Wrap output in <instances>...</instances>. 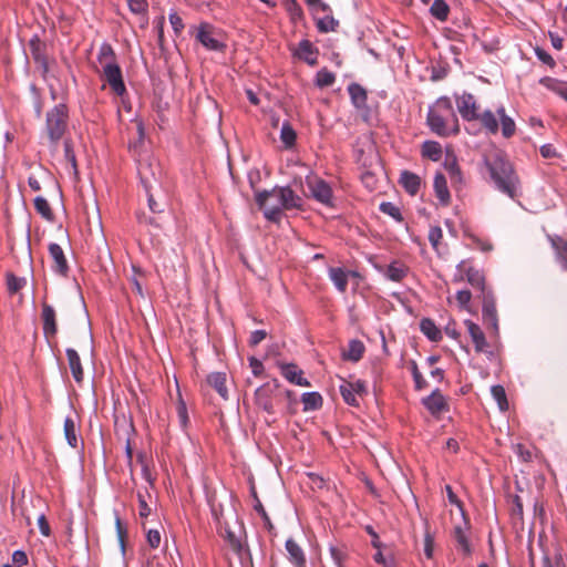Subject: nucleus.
Instances as JSON below:
<instances>
[{"mask_svg":"<svg viewBox=\"0 0 567 567\" xmlns=\"http://www.w3.org/2000/svg\"><path fill=\"white\" fill-rule=\"evenodd\" d=\"M256 204L264 209L267 220L279 223L282 210L300 208L302 198L290 186H276L270 190L258 192L255 196Z\"/></svg>","mask_w":567,"mask_h":567,"instance_id":"obj_1","label":"nucleus"},{"mask_svg":"<svg viewBox=\"0 0 567 567\" xmlns=\"http://www.w3.org/2000/svg\"><path fill=\"white\" fill-rule=\"evenodd\" d=\"M485 165L496 188L512 199L520 195V182L506 156L496 153L485 157Z\"/></svg>","mask_w":567,"mask_h":567,"instance_id":"obj_2","label":"nucleus"},{"mask_svg":"<svg viewBox=\"0 0 567 567\" xmlns=\"http://www.w3.org/2000/svg\"><path fill=\"white\" fill-rule=\"evenodd\" d=\"M426 124L431 132L442 137L460 133L458 118L449 97H439L434 105L430 106Z\"/></svg>","mask_w":567,"mask_h":567,"instance_id":"obj_3","label":"nucleus"},{"mask_svg":"<svg viewBox=\"0 0 567 567\" xmlns=\"http://www.w3.org/2000/svg\"><path fill=\"white\" fill-rule=\"evenodd\" d=\"M70 110L65 103H59L45 113V122L42 128L41 138L53 152L56 151L61 141L69 130Z\"/></svg>","mask_w":567,"mask_h":567,"instance_id":"obj_4","label":"nucleus"},{"mask_svg":"<svg viewBox=\"0 0 567 567\" xmlns=\"http://www.w3.org/2000/svg\"><path fill=\"white\" fill-rule=\"evenodd\" d=\"M456 106L462 118L466 122H478L488 134H496L499 130L498 120L491 110L480 112V106L472 93L463 92L456 95Z\"/></svg>","mask_w":567,"mask_h":567,"instance_id":"obj_5","label":"nucleus"},{"mask_svg":"<svg viewBox=\"0 0 567 567\" xmlns=\"http://www.w3.org/2000/svg\"><path fill=\"white\" fill-rule=\"evenodd\" d=\"M290 390L281 388L277 380L264 383L255 391L256 405L267 414H275L282 405L284 400L292 396Z\"/></svg>","mask_w":567,"mask_h":567,"instance_id":"obj_6","label":"nucleus"},{"mask_svg":"<svg viewBox=\"0 0 567 567\" xmlns=\"http://www.w3.org/2000/svg\"><path fill=\"white\" fill-rule=\"evenodd\" d=\"M464 280H466L478 292V296L491 291V289L486 288L484 274L480 269L474 268L467 260H462L456 266V274L453 278L454 282H461Z\"/></svg>","mask_w":567,"mask_h":567,"instance_id":"obj_7","label":"nucleus"},{"mask_svg":"<svg viewBox=\"0 0 567 567\" xmlns=\"http://www.w3.org/2000/svg\"><path fill=\"white\" fill-rule=\"evenodd\" d=\"M29 50L32 60L40 70L43 79H47L50 72V59L48 55V45L40 39L38 34H34L29 41Z\"/></svg>","mask_w":567,"mask_h":567,"instance_id":"obj_8","label":"nucleus"},{"mask_svg":"<svg viewBox=\"0 0 567 567\" xmlns=\"http://www.w3.org/2000/svg\"><path fill=\"white\" fill-rule=\"evenodd\" d=\"M477 297L482 299L483 322L486 326V328L492 329L493 333L497 337L499 333V327L494 293L491 290Z\"/></svg>","mask_w":567,"mask_h":567,"instance_id":"obj_9","label":"nucleus"},{"mask_svg":"<svg viewBox=\"0 0 567 567\" xmlns=\"http://www.w3.org/2000/svg\"><path fill=\"white\" fill-rule=\"evenodd\" d=\"M102 75L114 94L123 96L126 93L122 70L118 63L104 64L102 68Z\"/></svg>","mask_w":567,"mask_h":567,"instance_id":"obj_10","label":"nucleus"},{"mask_svg":"<svg viewBox=\"0 0 567 567\" xmlns=\"http://www.w3.org/2000/svg\"><path fill=\"white\" fill-rule=\"evenodd\" d=\"M422 404L434 417H440L449 412L450 405L440 389H435L430 395L422 399Z\"/></svg>","mask_w":567,"mask_h":567,"instance_id":"obj_11","label":"nucleus"},{"mask_svg":"<svg viewBox=\"0 0 567 567\" xmlns=\"http://www.w3.org/2000/svg\"><path fill=\"white\" fill-rule=\"evenodd\" d=\"M48 250L51 259L53 260V272L62 277H68L70 267L62 247L56 243H51L49 244Z\"/></svg>","mask_w":567,"mask_h":567,"instance_id":"obj_12","label":"nucleus"},{"mask_svg":"<svg viewBox=\"0 0 567 567\" xmlns=\"http://www.w3.org/2000/svg\"><path fill=\"white\" fill-rule=\"evenodd\" d=\"M309 186V189L311 192V195L312 197L328 206V207H332L333 206V203H332V188L330 187V185L323 181V179H316L313 181L312 183H309L308 184Z\"/></svg>","mask_w":567,"mask_h":567,"instance_id":"obj_13","label":"nucleus"},{"mask_svg":"<svg viewBox=\"0 0 567 567\" xmlns=\"http://www.w3.org/2000/svg\"><path fill=\"white\" fill-rule=\"evenodd\" d=\"M42 329L45 338H54L58 332L56 315L54 308L45 301L41 303Z\"/></svg>","mask_w":567,"mask_h":567,"instance_id":"obj_14","label":"nucleus"},{"mask_svg":"<svg viewBox=\"0 0 567 567\" xmlns=\"http://www.w3.org/2000/svg\"><path fill=\"white\" fill-rule=\"evenodd\" d=\"M212 25L208 23H200L196 39L210 51H223L225 44L218 39L213 37Z\"/></svg>","mask_w":567,"mask_h":567,"instance_id":"obj_15","label":"nucleus"},{"mask_svg":"<svg viewBox=\"0 0 567 567\" xmlns=\"http://www.w3.org/2000/svg\"><path fill=\"white\" fill-rule=\"evenodd\" d=\"M318 49L307 39L301 40L298 48L293 51L295 56L311 66H315L318 63Z\"/></svg>","mask_w":567,"mask_h":567,"instance_id":"obj_16","label":"nucleus"},{"mask_svg":"<svg viewBox=\"0 0 567 567\" xmlns=\"http://www.w3.org/2000/svg\"><path fill=\"white\" fill-rule=\"evenodd\" d=\"M468 334L474 343L475 351L478 353H487L488 343L481 327L472 320H465Z\"/></svg>","mask_w":567,"mask_h":567,"instance_id":"obj_17","label":"nucleus"},{"mask_svg":"<svg viewBox=\"0 0 567 567\" xmlns=\"http://www.w3.org/2000/svg\"><path fill=\"white\" fill-rule=\"evenodd\" d=\"M349 276L357 277V271H349L342 267H330L329 268V278L333 282L334 287L340 292H346L348 288V278Z\"/></svg>","mask_w":567,"mask_h":567,"instance_id":"obj_18","label":"nucleus"},{"mask_svg":"<svg viewBox=\"0 0 567 567\" xmlns=\"http://www.w3.org/2000/svg\"><path fill=\"white\" fill-rule=\"evenodd\" d=\"M65 354L74 381L81 384L84 380V371L78 351L73 348H68Z\"/></svg>","mask_w":567,"mask_h":567,"instance_id":"obj_19","label":"nucleus"},{"mask_svg":"<svg viewBox=\"0 0 567 567\" xmlns=\"http://www.w3.org/2000/svg\"><path fill=\"white\" fill-rule=\"evenodd\" d=\"M434 193L442 206H447L451 203V194L447 187V181L444 174L436 173L433 182Z\"/></svg>","mask_w":567,"mask_h":567,"instance_id":"obj_20","label":"nucleus"},{"mask_svg":"<svg viewBox=\"0 0 567 567\" xmlns=\"http://www.w3.org/2000/svg\"><path fill=\"white\" fill-rule=\"evenodd\" d=\"M285 547L288 553V560L295 567H306V555L302 548L292 538L286 540Z\"/></svg>","mask_w":567,"mask_h":567,"instance_id":"obj_21","label":"nucleus"},{"mask_svg":"<svg viewBox=\"0 0 567 567\" xmlns=\"http://www.w3.org/2000/svg\"><path fill=\"white\" fill-rule=\"evenodd\" d=\"M364 352V343L359 339H351L348 349L342 351L341 358L344 361L358 362L363 358Z\"/></svg>","mask_w":567,"mask_h":567,"instance_id":"obj_22","label":"nucleus"},{"mask_svg":"<svg viewBox=\"0 0 567 567\" xmlns=\"http://www.w3.org/2000/svg\"><path fill=\"white\" fill-rule=\"evenodd\" d=\"M281 374L290 382L300 386H310V382L302 377V370L293 363L284 364L281 367Z\"/></svg>","mask_w":567,"mask_h":567,"instance_id":"obj_23","label":"nucleus"},{"mask_svg":"<svg viewBox=\"0 0 567 567\" xmlns=\"http://www.w3.org/2000/svg\"><path fill=\"white\" fill-rule=\"evenodd\" d=\"M348 92L351 99V103L355 109L362 110L367 107L368 94L367 90L362 85L353 82L349 84Z\"/></svg>","mask_w":567,"mask_h":567,"instance_id":"obj_24","label":"nucleus"},{"mask_svg":"<svg viewBox=\"0 0 567 567\" xmlns=\"http://www.w3.org/2000/svg\"><path fill=\"white\" fill-rule=\"evenodd\" d=\"M64 436L68 444L73 449L83 447V441L78 434V429L74 420L71 416H66L64 420Z\"/></svg>","mask_w":567,"mask_h":567,"instance_id":"obj_25","label":"nucleus"},{"mask_svg":"<svg viewBox=\"0 0 567 567\" xmlns=\"http://www.w3.org/2000/svg\"><path fill=\"white\" fill-rule=\"evenodd\" d=\"M400 184L411 196H415L421 187V178L415 173L403 171L400 177Z\"/></svg>","mask_w":567,"mask_h":567,"instance_id":"obj_26","label":"nucleus"},{"mask_svg":"<svg viewBox=\"0 0 567 567\" xmlns=\"http://www.w3.org/2000/svg\"><path fill=\"white\" fill-rule=\"evenodd\" d=\"M442 146L436 141H425L421 146V155L432 162H439L442 158Z\"/></svg>","mask_w":567,"mask_h":567,"instance_id":"obj_27","label":"nucleus"},{"mask_svg":"<svg viewBox=\"0 0 567 567\" xmlns=\"http://www.w3.org/2000/svg\"><path fill=\"white\" fill-rule=\"evenodd\" d=\"M495 115L496 117H499L502 135L505 138H511L516 132V125L514 120L506 114L504 106L497 107Z\"/></svg>","mask_w":567,"mask_h":567,"instance_id":"obj_28","label":"nucleus"},{"mask_svg":"<svg viewBox=\"0 0 567 567\" xmlns=\"http://www.w3.org/2000/svg\"><path fill=\"white\" fill-rule=\"evenodd\" d=\"M207 383L224 399L228 400V390L226 386V374L224 372H213L207 377Z\"/></svg>","mask_w":567,"mask_h":567,"instance_id":"obj_29","label":"nucleus"},{"mask_svg":"<svg viewBox=\"0 0 567 567\" xmlns=\"http://www.w3.org/2000/svg\"><path fill=\"white\" fill-rule=\"evenodd\" d=\"M420 329L422 333L431 341H439L442 339L441 330L430 318H423L420 321Z\"/></svg>","mask_w":567,"mask_h":567,"instance_id":"obj_30","label":"nucleus"},{"mask_svg":"<svg viewBox=\"0 0 567 567\" xmlns=\"http://www.w3.org/2000/svg\"><path fill=\"white\" fill-rule=\"evenodd\" d=\"M251 496L254 497V501H255L254 509L260 515V517H261V519L264 522L265 528L270 534H272L274 530H275V526L271 523V519H270L269 515L267 514L264 505L261 504L260 499L258 498V495H257V492H256L255 487L251 488Z\"/></svg>","mask_w":567,"mask_h":567,"instance_id":"obj_31","label":"nucleus"},{"mask_svg":"<svg viewBox=\"0 0 567 567\" xmlns=\"http://www.w3.org/2000/svg\"><path fill=\"white\" fill-rule=\"evenodd\" d=\"M303 411H315L322 406V396L319 392H306L301 396Z\"/></svg>","mask_w":567,"mask_h":567,"instance_id":"obj_32","label":"nucleus"},{"mask_svg":"<svg viewBox=\"0 0 567 567\" xmlns=\"http://www.w3.org/2000/svg\"><path fill=\"white\" fill-rule=\"evenodd\" d=\"M454 539L457 544V548L463 553V555H472V546L470 539L461 526H456L454 528Z\"/></svg>","mask_w":567,"mask_h":567,"instance_id":"obj_33","label":"nucleus"},{"mask_svg":"<svg viewBox=\"0 0 567 567\" xmlns=\"http://www.w3.org/2000/svg\"><path fill=\"white\" fill-rule=\"evenodd\" d=\"M406 275L408 268L398 261L391 262L385 272L386 278L395 282L401 281Z\"/></svg>","mask_w":567,"mask_h":567,"instance_id":"obj_34","label":"nucleus"},{"mask_svg":"<svg viewBox=\"0 0 567 567\" xmlns=\"http://www.w3.org/2000/svg\"><path fill=\"white\" fill-rule=\"evenodd\" d=\"M430 12L435 19L444 22L447 20L450 7L445 0H434L430 8Z\"/></svg>","mask_w":567,"mask_h":567,"instance_id":"obj_35","label":"nucleus"},{"mask_svg":"<svg viewBox=\"0 0 567 567\" xmlns=\"http://www.w3.org/2000/svg\"><path fill=\"white\" fill-rule=\"evenodd\" d=\"M280 140L286 148H291L296 144L297 133L289 122H285L280 130Z\"/></svg>","mask_w":567,"mask_h":567,"instance_id":"obj_36","label":"nucleus"},{"mask_svg":"<svg viewBox=\"0 0 567 567\" xmlns=\"http://www.w3.org/2000/svg\"><path fill=\"white\" fill-rule=\"evenodd\" d=\"M97 61L102 66L109 63H117L115 52L110 43L104 42L101 44L97 53Z\"/></svg>","mask_w":567,"mask_h":567,"instance_id":"obj_37","label":"nucleus"},{"mask_svg":"<svg viewBox=\"0 0 567 567\" xmlns=\"http://www.w3.org/2000/svg\"><path fill=\"white\" fill-rule=\"evenodd\" d=\"M336 81V75L333 72L329 71L327 68H322L316 74L315 85L319 89L331 86Z\"/></svg>","mask_w":567,"mask_h":567,"instance_id":"obj_38","label":"nucleus"},{"mask_svg":"<svg viewBox=\"0 0 567 567\" xmlns=\"http://www.w3.org/2000/svg\"><path fill=\"white\" fill-rule=\"evenodd\" d=\"M6 284L9 295H16L27 285L24 277H18L12 272H8L6 276Z\"/></svg>","mask_w":567,"mask_h":567,"instance_id":"obj_39","label":"nucleus"},{"mask_svg":"<svg viewBox=\"0 0 567 567\" xmlns=\"http://www.w3.org/2000/svg\"><path fill=\"white\" fill-rule=\"evenodd\" d=\"M491 393L493 399L496 401L498 408L501 411H507L508 410V401L506 391L503 385L495 384L491 388Z\"/></svg>","mask_w":567,"mask_h":567,"instance_id":"obj_40","label":"nucleus"},{"mask_svg":"<svg viewBox=\"0 0 567 567\" xmlns=\"http://www.w3.org/2000/svg\"><path fill=\"white\" fill-rule=\"evenodd\" d=\"M34 208H35L37 213L40 214L44 219H47V220L53 219V217H54L53 212L51 209L50 204L48 203V200L44 197L38 196L34 198Z\"/></svg>","mask_w":567,"mask_h":567,"instance_id":"obj_41","label":"nucleus"},{"mask_svg":"<svg viewBox=\"0 0 567 567\" xmlns=\"http://www.w3.org/2000/svg\"><path fill=\"white\" fill-rule=\"evenodd\" d=\"M429 241L432 245V248L437 252L441 254V247L442 239H443V231L440 226H432L429 230L427 235Z\"/></svg>","mask_w":567,"mask_h":567,"instance_id":"obj_42","label":"nucleus"},{"mask_svg":"<svg viewBox=\"0 0 567 567\" xmlns=\"http://www.w3.org/2000/svg\"><path fill=\"white\" fill-rule=\"evenodd\" d=\"M225 540L228 545V547L237 555H241L244 551V545L239 537L236 536V534L230 530L226 529Z\"/></svg>","mask_w":567,"mask_h":567,"instance_id":"obj_43","label":"nucleus"},{"mask_svg":"<svg viewBox=\"0 0 567 567\" xmlns=\"http://www.w3.org/2000/svg\"><path fill=\"white\" fill-rule=\"evenodd\" d=\"M379 208L383 214L391 216L395 221H403L401 209L395 204L383 202L380 204Z\"/></svg>","mask_w":567,"mask_h":567,"instance_id":"obj_44","label":"nucleus"},{"mask_svg":"<svg viewBox=\"0 0 567 567\" xmlns=\"http://www.w3.org/2000/svg\"><path fill=\"white\" fill-rule=\"evenodd\" d=\"M553 247L557 251L558 259L560 260L565 270H567V239L558 238L551 241Z\"/></svg>","mask_w":567,"mask_h":567,"instance_id":"obj_45","label":"nucleus"},{"mask_svg":"<svg viewBox=\"0 0 567 567\" xmlns=\"http://www.w3.org/2000/svg\"><path fill=\"white\" fill-rule=\"evenodd\" d=\"M140 176H141V182L143 183L144 188L147 194V202H148V207H150L151 212L155 213V214L161 213L162 209H161L158 203L154 199L153 195L150 193L151 186H150L147 177L144 175L142 169H140Z\"/></svg>","mask_w":567,"mask_h":567,"instance_id":"obj_46","label":"nucleus"},{"mask_svg":"<svg viewBox=\"0 0 567 567\" xmlns=\"http://www.w3.org/2000/svg\"><path fill=\"white\" fill-rule=\"evenodd\" d=\"M63 147H64V157L68 163H70L71 167L73 168L74 173L78 172V163H76V156L73 151L72 141L70 138H65L63 141Z\"/></svg>","mask_w":567,"mask_h":567,"instance_id":"obj_47","label":"nucleus"},{"mask_svg":"<svg viewBox=\"0 0 567 567\" xmlns=\"http://www.w3.org/2000/svg\"><path fill=\"white\" fill-rule=\"evenodd\" d=\"M339 25V22L332 16H326L322 19H319L317 22V28L320 32H330L336 31Z\"/></svg>","mask_w":567,"mask_h":567,"instance_id":"obj_48","label":"nucleus"},{"mask_svg":"<svg viewBox=\"0 0 567 567\" xmlns=\"http://www.w3.org/2000/svg\"><path fill=\"white\" fill-rule=\"evenodd\" d=\"M340 393L343 399V401L351 405V406H359V401L357 399V394L353 392V390L348 388L347 381H343V383L340 385Z\"/></svg>","mask_w":567,"mask_h":567,"instance_id":"obj_49","label":"nucleus"},{"mask_svg":"<svg viewBox=\"0 0 567 567\" xmlns=\"http://www.w3.org/2000/svg\"><path fill=\"white\" fill-rule=\"evenodd\" d=\"M411 373L414 381V388L416 391H421L427 386V382L420 372L415 361L411 362Z\"/></svg>","mask_w":567,"mask_h":567,"instance_id":"obj_50","label":"nucleus"},{"mask_svg":"<svg viewBox=\"0 0 567 567\" xmlns=\"http://www.w3.org/2000/svg\"><path fill=\"white\" fill-rule=\"evenodd\" d=\"M286 9L292 22H297L303 17V11L296 0H286Z\"/></svg>","mask_w":567,"mask_h":567,"instance_id":"obj_51","label":"nucleus"},{"mask_svg":"<svg viewBox=\"0 0 567 567\" xmlns=\"http://www.w3.org/2000/svg\"><path fill=\"white\" fill-rule=\"evenodd\" d=\"M434 553V536L431 534L429 528L426 527L425 534H424V555L427 559L433 558Z\"/></svg>","mask_w":567,"mask_h":567,"instance_id":"obj_52","label":"nucleus"},{"mask_svg":"<svg viewBox=\"0 0 567 567\" xmlns=\"http://www.w3.org/2000/svg\"><path fill=\"white\" fill-rule=\"evenodd\" d=\"M176 411H177L178 421H179L182 427L185 429L189 422V419H188V413H187V406H186V403L184 402V400L179 399L177 406H176Z\"/></svg>","mask_w":567,"mask_h":567,"instance_id":"obj_53","label":"nucleus"},{"mask_svg":"<svg viewBox=\"0 0 567 567\" xmlns=\"http://www.w3.org/2000/svg\"><path fill=\"white\" fill-rule=\"evenodd\" d=\"M126 1H127L130 10L133 13L141 14V13H145L147 11L148 3L146 0H126Z\"/></svg>","mask_w":567,"mask_h":567,"instance_id":"obj_54","label":"nucleus"},{"mask_svg":"<svg viewBox=\"0 0 567 567\" xmlns=\"http://www.w3.org/2000/svg\"><path fill=\"white\" fill-rule=\"evenodd\" d=\"M137 461L142 465V476L144 477V480L146 482H148L151 485H153L154 478H153L150 467L147 465L146 456L143 453H138Z\"/></svg>","mask_w":567,"mask_h":567,"instance_id":"obj_55","label":"nucleus"},{"mask_svg":"<svg viewBox=\"0 0 567 567\" xmlns=\"http://www.w3.org/2000/svg\"><path fill=\"white\" fill-rule=\"evenodd\" d=\"M535 54L539 61H542L544 64L548 65L549 68H554L556 65V62L553 59V56L547 51H545L543 48L536 47Z\"/></svg>","mask_w":567,"mask_h":567,"instance_id":"obj_56","label":"nucleus"},{"mask_svg":"<svg viewBox=\"0 0 567 567\" xmlns=\"http://www.w3.org/2000/svg\"><path fill=\"white\" fill-rule=\"evenodd\" d=\"M471 298H472V293L470 290H466V289L460 290L456 293V300H457L458 306L465 310H468V305H470Z\"/></svg>","mask_w":567,"mask_h":567,"instance_id":"obj_57","label":"nucleus"},{"mask_svg":"<svg viewBox=\"0 0 567 567\" xmlns=\"http://www.w3.org/2000/svg\"><path fill=\"white\" fill-rule=\"evenodd\" d=\"M28 556L24 550L18 549L14 550L12 554V564L13 567H22L28 565Z\"/></svg>","mask_w":567,"mask_h":567,"instance_id":"obj_58","label":"nucleus"},{"mask_svg":"<svg viewBox=\"0 0 567 567\" xmlns=\"http://www.w3.org/2000/svg\"><path fill=\"white\" fill-rule=\"evenodd\" d=\"M172 28L176 34H179L184 29L183 19L178 16L177 12L173 11L168 16Z\"/></svg>","mask_w":567,"mask_h":567,"instance_id":"obj_59","label":"nucleus"},{"mask_svg":"<svg viewBox=\"0 0 567 567\" xmlns=\"http://www.w3.org/2000/svg\"><path fill=\"white\" fill-rule=\"evenodd\" d=\"M330 554H331V557H332L333 561L336 563L337 567H343L342 564L346 559L344 550L339 547L331 546Z\"/></svg>","mask_w":567,"mask_h":567,"instance_id":"obj_60","label":"nucleus"},{"mask_svg":"<svg viewBox=\"0 0 567 567\" xmlns=\"http://www.w3.org/2000/svg\"><path fill=\"white\" fill-rule=\"evenodd\" d=\"M146 540L151 548H157L161 543V534L157 529H150L146 534Z\"/></svg>","mask_w":567,"mask_h":567,"instance_id":"obj_61","label":"nucleus"},{"mask_svg":"<svg viewBox=\"0 0 567 567\" xmlns=\"http://www.w3.org/2000/svg\"><path fill=\"white\" fill-rule=\"evenodd\" d=\"M348 388L353 390V392L357 394V395H364L367 394V386H365V382L362 381V380H357L354 382H348Z\"/></svg>","mask_w":567,"mask_h":567,"instance_id":"obj_62","label":"nucleus"},{"mask_svg":"<svg viewBox=\"0 0 567 567\" xmlns=\"http://www.w3.org/2000/svg\"><path fill=\"white\" fill-rule=\"evenodd\" d=\"M138 498V513L141 517H147L151 514V507L148 506L144 495L142 493H137Z\"/></svg>","mask_w":567,"mask_h":567,"instance_id":"obj_63","label":"nucleus"},{"mask_svg":"<svg viewBox=\"0 0 567 567\" xmlns=\"http://www.w3.org/2000/svg\"><path fill=\"white\" fill-rule=\"evenodd\" d=\"M38 526H39L40 533L43 536L49 537L51 535V528H50V525H49L48 519L44 514H41L38 517Z\"/></svg>","mask_w":567,"mask_h":567,"instance_id":"obj_64","label":"nucleus"}]
</instances>
